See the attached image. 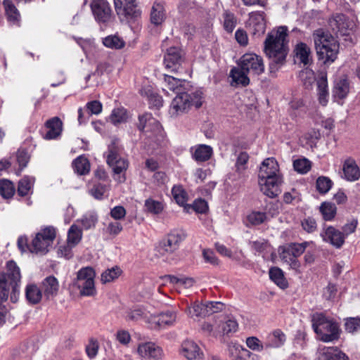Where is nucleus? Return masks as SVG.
<instances>
[{
  "instance_id": "603ef678",
  "label": "nucleus",
  "mask_w": 360,
  "mask_h": 360,
  "mask_svg": "<svg viewBox=\"0 0 360 360\" xmlns=\"http://www.w3.org/2000/svg\"><path fill=\"white\" fill-rule=\"evenodd\" d=\"M186 311L191 318L207 316L205 304L198 302H195L191 307H188Z\"/></svg>"
},
{
  "instance_id": "f257e3e1",
  "label": "nucleus",
  "mask_w": 360,
  "mask_h": 360,
  "mask_svg": "<svg viewBox=\"0 0 360 360\" xmlns=\"http://www.w3.org/2000/svg\"><path fill=\"white\" fill-rule=\"evenodd\" d=\"M287 31L285 26L279 27L269 32L264 42V51L269 60L271 74H275L285 63L289 51Z\"/></svg>"
},
{
  "instance_id": "4468645a",
  "label": "nucleus",
  "mask_w": 360,
  "mask_h": 360,
  "mask_svg": "<svg viewBox=\"0 0 360 360\" xmlns=\"http://www.w3.org/2000/svg\"><path fill=\"white\" fill-rule=\"evenodd\" d=\"M90 6L97 22L107 23L110 21L112 11L107 0H92Z\"/></svg>"
},
{
  "instance_id": "20e7f679",
  "label": "nucleus",
  "mask_w": 360,
  "mask_h": 360,
  "mask_svg": "<svg viewBox=\"0 0 360 360\" xmlns=\"http://www.w3.org/2000/svg\"><path fill=\"white\" fill-rule=\"evenodd\" d=\"M20 268L14 261H8L6 264V271L0 274V300H7L11 288L12 289L11 300L13 302H15L16 295L20 292Z\"/></svg>"
},
{
  "instance_id": "412c9836",
  "label": "nucleus",
  "mask_w": 360,
  "mask_h": 360,
  "mask_svg": "<svg viewBox=\"0 0 360 360\" xmlns=\"http://www.w3.org/2000/svg\"><path fill=\"white\" fill-rule=\"evenodd\" d=\"M321 236L324 241L330 243L337 248L342 247L345 243L344 234L331 226L327 227Z\"/></svg>"
},
{
  "instance_id": "58836bf2",
  "label": "nucleus",
  "mask_w": 360,
  "mask_h": 360,
  "mask_svg": "<svg viewBox=\"0 0 360 360\" xmlns=\"http://www.w3.org/2000/svg\"><path fill=\"white\" fill-rule=\"evenodd\" d=\"M98 221V216L94 212L86 213L77 221L80 223L85 230L94 228Z\"/></svg>"
},
{
  "instance_id": "cd10ccee",
  "label": "nucleus",
  "mask_w": 360,
  "mask_h": 360,
  "mask_svg": "<svg viewBox=\"0 0 360 360\" xmlns=\"http://www.w3.org/2000/svg\"><path fill=\"white\" fill-rule=\"evenodd\" d=\"M35 182V178L25 176L18 182V193L20 196H26L32 193V189Z\"/></svg>"
},
{
  "instance_id": "1a4fd4ad",
  "label": "nucleus",
  "mask_w": 360,
  "mask_h": 360,
  "mask_svg": "<svg viewBox=\"0 0 360 360\" xmlns=\"http://www.w3.org/2000/svg\"><path fill=\"white\" fill-rule=\"evenodd\" d=\"M96 273L91 266L82 268L78 271L77 278L74 280L72 285L79 290L82 296H93L96 294L94 278Z\"/></svg>"
},
{
  "instance_id": "2eb2a0df",
  "label": "nucleus",
  "mask_w": 360,
  "mask_h": 360,
  "mask_svg": "<svg viewBox=\"0 0 360 360\" xmlns=\"http://www.w3.org/2000/svg\"><path fill=\"white\" fill-rule=\"evenodd\" d=\"M248 20L246 22V27L253 36H261L266 30V21L264 13L255 11L249 13Z\"/></svg>"
},
{
  "instance_id": "37998d69",
  "label": "nucleus",
  "mask_w": 360,
  "mask_h": 360,
  "mask_svg": "<svg viewBox=\"0 0 360 360\" xmlns=\"http://www.w3.org/2000/svg\"><path fill=\"white\" fill-rule=\"evenodd\" d=\"M122 270L117 266L108 269L102 273L101 281L103 283L113 281L120 276Z\"/></svg>"
},
{
  "instance_id": "b1692460",
  "label": "nucleus",
  "mask_w": 360,
  "mask_h": 360,
  "mask_svg": "<svg viewBox=\"0 0 360 360\" xmlns=\"http://www.w3.org/2000/svg\"><path fill=\"white\" fill-rule=\"evenodd\" d=\"M248 74L249 73L246 70H243L238 65L237 67H233L231 70L229 74L232 79L231 85H240L242 86H248L250 84V78L248 76Z\"/></svg>"
},
{
  "instance_id": "052dcab7",
  "label": "nucleus",
  "mask_w": 360,
  "mask_h": 360,
  "mask_svg": "<svg viewBox=\"0 0 360 360\" xmlns=\"http://www.w3.org/2000/svg\"><path fill=\"white\" fill-rule=\"evenodd\" d=\"M123 229L122 224L118 221H111L108 224L104 229L105 233L112 236L116 237Z\"/></svg>"
},
{
  "instance_id": "680f3d73",
  "label": "nucleus",
  "mask_w": 360,
  "mask_h": 360,
  "mask_svg": "<svg viewBox=\"0 0 360 360\" xmlns=\"http://www.w3.org/2000/svg\"><path fill=\"white\" fill-rule=\"evenodd\" d=\"M308 244L309 243L307 242H304L302 243H290L286 246L289 248V250L290 253L292 254L293 257H297L304 252Z\"/></svg>"
},
{
  "instance_id": "473e14b6",
  "label": "nucleus",
  "mask_w": 360,
  "mask_h": 360,
  "mask_svg": "<svg viewBox=\"0 0 360 360\" xmlns=\"http://www.w3.org/2000/svg\"><path fill=\"white\" fill-rule=\"evenodd\" d=\"M25 297L31 304H37L42 297L41 290L34 284H30L25 288Z\"/></svg>"
},
{
  "instance_id": "4be33fe9",
  "label": "nucleus",
  "mask_w": 360,
  "mask_h": 360,
  "mask_svg": "<svg viewBox=\"0 0 360 360\" xmlns=\"http://www.w3.org/2000/svg\"><path fill=\"white\" fill-rule=\"evenodd\" d=\"M317 360H348V357L338 347H324L319 350Z\"/></svg>"
},
{
  "instance_id": "a19ab883",
  "label": "nucleus",
  "mask_w": 360,
  "mask_h": 360,
  "mask_svg": "<svg viewBox=\"0 0 360 360\" xmlns=\"http://www.w3.org/2000/svg\"><path fill=\"white\" fill-rule=\"evenodd\" d=\"M181 80L178 79L172 76L165 75L164 78V87L162 91L168 94L167 90L176 91L179 90L181 86Z\"/></svg>"
},
{
  "instance_id": "338daca9",
  "label": "nucleus",
  "mask_w": 360,
  "mask_h": 360,
  "mask_svg": "<svg viewBox=\"0 0 360 360\" xmlns=\"http://www.w3.org/2000/svg\"><path fill=\"white\" fill-rule=\"evenodd\" d=\"M238 323L234 319H228L226 322H224L222 325V330L224 334H229L231 333H235L238 330Z\"/></svg>"
},
{
  "instance_id": "8fccbe9b",
  "label": "nucleus",
  "mask_w": 360,
  "mask_h": 360,
  "mask_svg": "<svg viewBox=\"0 0 360 360\" xmlns=\"http://www.w3.org/2000/svg\"><path fill=\"white\" fill-rule=\"evenodd\" d=\"M172 193L176 202L181 206H185L187 202V194L181 186H174Z\"/></svg>"
},
{
  "instance_id": "7c9ffc66",
  "label": "nucleus",
  "mask_w": 360,
  "mask_h": 360,
  "mask_svg": "<svg viewBox=\"0 0 360 360\" xmlns=\"http://www.w3.org/2000/svg\"><path fill=\"white\" fill-rule=\"evenodd\" d=\"M165 11L160 3H154L150 13V21L153 24L160 25L165 20Z\"/></svg>"
},
{
  "instance_id": "f3484780",
  "label": "nucleus",
  "mask_w": 360,
  "mask_h": 360,
  "mask_svg": "<svg viewBox=\"0 0 360 360\" xmlns=\"http://www.w3.org/2000/svg\"><path fill=\"white\" fill-rule=\"evenodd\" d=\"M136 0H114L115 9L117 15H123L127 18H136L140 11L136 8Z\"/></svg>"
},
{
  "instance_id": "ea45409f",
  "label": "nucleus",
  "mask_w": 360,
  "mask_h": 360,
  "mask_svg": "<svg viewBox=\"0 0 360 360\" xmlns=\"http://www.w3.org/2000/svg\"><path fill=\"white\" fill-rule=\"evenodd\" d=\"M147 318V312L141 308L130 309L127 311L125 319L127 321H138Z\"/></svg>"
},
{
  "instance_id": "3c124183",
  "label": "nucleus",
  "mask_w": 360,
  "mask_h": 360,
  "mask_svg": "<svg viewBox=\"0 0 360 360\" xmlns=\"http://www.w3.org/2000/svg\"><path fill=\"white\" fill-rule=\"evenodd\" d=\"M333 186V181L326 176H319L316 182L317 191L321 194H326Z\"/></svg>"
},
{
  "instance_id": "4d7b16f0",
  "label": "nucleus",
  "mask_w": 360,
  "mask_h": 360,
  "mask_svg": "<svg viewBox=\"0 0 360 360\" xmlns=\"http://www.w3.org/2000/svg\"><path fill=\"white\" fill-rule=\"evenodd\" d=\"M295 171L301 174H306L311 168V162L306 158L295 160L293 162Z\"/></svg>"
},
{
  "instance_id": "864d4df0",
  "label": "nucleus",
  "mask_w": 360,
  "mask_h": 360,
  "mask_svg": "<svg viewBox=\"0 0 360 360\" xmlns=\"http://www.w3.org/2000/svg\"><path fill=\"white\" fill-rule=\"evenodd\" d=\"M179 248L173 243L172 239L167 235L160 243V249L162 254L172 253L176 251Z\"/></svg>"
},
{
  "instance_id": "bf43d9fd",
  "label": "nucleus",
  "mask_w": 360,
  "mask_h": 360,
  "mask_svg": "<svg viewBox=\"0 0 360 360\" xmlns=\"http://www.w3.org/2000/svg\"><path fill=\"white\" fill-rule=\"evenodd\" d=\"M345 329L347 332L354 333L360 330L359 318H348L345 320Z\"/></svg>"
},
{
  "instance_id": "a211bd4d",
  "label": "nucleus",
  "mask_w": 360,
  "mask_h": 360,
  "mask_svg": "<svg viewBox=\"0 0 360 360\" xmlns=\"http://www.w3.org/2000/svg\"><path fill=\"white\" fill-rule=\"evenodd\" d=\"M181 353L188 360H202L204 354L199 346L192 340H185L181 345Z\"/></svg>"
},
{
  "instance_id": "79ce46f5",
  "label": "nucleus",
  "mask_w": 360,
  "mask_h": 360,
  "mask_svg": "<svg viewBox=\"0 0 360 360\" xmlns=\"http://www.w3.org/2000/svg\"><path fill=\"white\" fill-rule=\"evenodd\" d=\"M144 207L147 212L153 214H160L164 208L160 201L155 200L153 198L146 199L145 200Z\"/></svg>"
},
{
  "instance_id": "0eeeda50",
  "label": "nucleus",
  "mask_w": 360,
  "mask_h": 360,
  "mask_svg": "<svg viewBox=\"0 0 360 360\" xmlns=\"http://www.w3.org/2000/svg\"><path fill=\"white\" fill-rule=\"evenodd\" d=\"M123 148L115 141H112L109 146L104 156L106 162L113 172V178L118 183L126 181V171L129 167L128 160L122 156Z\"/></svg>"
},
{
  "instance_id": "a18cd8bd",
  "label": "nucleus",
  "mask_w": 360,
  "mask_h": 360,
  "mask_svg": "<svg viewBox=\"0 0 360 360\" xmlns=\"http://www.w3.org/2000/svg\"><path fill=\"white\" fill-rule=\"evenodd\" d=\"M224 30L231 33L233 31L237 24V19L235 15L226 11L223 14Z\"/></svg>"
},
{
  "instance_id": "bb28decb",
  "label": "nucleus",
  "mask_w": 360,
  "mask_h": 360,
  "mask_svg": "<svg viewBox=\"0 0 360 360\" xmlns=\"http://www.w3.org/2000/svg\"><path fill=\"white\" fill-rule=\"evenodd\" d=\"M212 152L210 146L205 144L198 145L193 153V158L198 162H205L211 158Z\"/></svg>"
},
{
  "instance_id": "774afa93",
  "label": "nucleus",
  "mask_w": 360,
  "mask_h": 360,
  "mask_svg": "<svg viewBox=\"0 0 360 360\" xmlns=\"http://www.w3.org/2000/svg\"><path fill=\"white\" fill-rule=\"evenodd\" d=\"M89 115H98L102 111V104L98 101H92L86 103Z\"/></svg>"
},
{
  "instance_id": "9b49d317",
  "label": "nucleus",
  "mask_w": 360,
  "mask_h": 360,
  "mask_svg": "<svg viewBox=\"0 0 360 360\" xmlns=\"http://www.w3.org/2000/svg\"><path fill=\"white\" fill-rule=\"evenodd\" d=\"M243 70L248 73L259 75L264 71V64L261 56L253 53H247L243 55L237 63Z\"/></svg>"
},
{
  "instance_id": "f8f14e48",
  "label": "nucleus",
  "mask_w": 360,
  "mask_h": 360,
  "mask_svg": "<svg viewBox=\"0 0 360 360\" xmlns=\"http://www.w3.org/2000/svg\"><path fill=\"white\" fill-rule=\"evenodd\" d=\"M185 53L179 47L172 46L167 49L164 56V64L171 72H178L182 69Z\"/></svg>"
},
{
  "instance_id": "09e8293b",
  "label": "nucleus",
  "mask_w": 360,
  "mask_h": 360,
  "mask_svg": "<svg viewBox=\"0 0 360 360\" xmlns=\"http://www.w3.org/2000/svg\"><path fill=\"white\" fill-rule=\"evenodd\" d=\"M127 119V110L123 108L114 109L110 116V122L115 125L125 122Z\"/></svg>"
},
{
  "instance_id": "5701e85b",
  "label": "nucleus",
  "mask_w": 360,
  "mask_h": 360,
  "mask_svg": "<svg viewBox=\"0 0 360 360\" xmlns=\"http://www.w3.org/2000/svg\"><path fill=\"white\" fill-rule=\"evenodd\" d=\"M176 318L174 311H167L152 316V323L155 325V328H163L172 326L176 321Z\"/></svg>"
},
{
  "instance_id": "a878e982",
  "label": "nucleus",
  "mask_w": 360,
  "mask_h": 360,
  "mask_svg": "<svg viewBox=\"0 0 360 360\" xmlns=\"http://www.w3.org/2000/svg\"><path fill=\"white\" fill-rule=\"evenodd\" d=\"M285 339V335L281 330H275L268 335L265 342V349L279 347L284 344Z\"/></svg>"
},
{
  "instance_id": "6e6d98bb",
  "label": "nucleus",
  "mask_w": 360,
  "mask_h": 360,
  "mask_svg": "<svg viewBox=\"0 0 360 360\" xmlns=\"http://www.w3.org/2000/svg\"><path fill=\"white\" fill-rule=\"evenodd\" d=\"M266 212H252L248 216V221L253 225H259L268 220Z\"/></svg>"
},
{
  "instance_id": "c9c22d12",
  "label": "nucleus",
  "mask_w": 360,
  "mask_h": 360,
  "mask_svg": "<svg viewBox=\"0 0 360 360\" xmlns=\"http://www.w3.org/2000/svg\"><path fill=\"white\" fill-rule=\"evenodd\" d=\"M349 91V83L347 79H341L335 84L333 94L335 97L345 98Z\"/></svg>"
},
{
  "instance_id": "c85d7f7f",
  "label": "nucleus",
  "mask_w": 360,
  "mask_h": 360,
  "mask_svg": "<svg viewBox=\"0 0 360 360\" xmlns=\"http://www.w3.org/2000/svg\"><path fill=\"white\" fill-rule=\"evenodd\" d=\"M295 55L297 58L304 65H308L310 62V48L303 42H300L296 45Z\"/></svg>"
},
{
  "instance_id": "f03ea898",
  "label": "nucleus",
  "mask_w": 360,
  "mask_h": 360,
  "mask_svg": "<svg viewBox=\"0 0 360 360\" xmlns=\"http://www.w3.org/2000/svg\"><path fill=\"white\" fill-rule=\"evenodd\" d=\"M258 176L260 190L265 195L274 198L280 194L283 177L274 158H266L262 162Z\"/></svg>"
},
{
  "instance_id": "6e6552de",
  "label": "nucleus",
  "mask_w": 360,
  "mask_h": 360,
  "mask_svg": "<svg viewBox=\"0 0 360 360\" xmlns=\"http://www.w3.org/2000/svg\"><path fill=\"white\" fill-rule=\"evenodd\" d=\"M202 92L196 91L188 94L187 92L177 93L176 97L172 100L170 106V114L172 116H176L180 112H184L189 109L191 106L196 108L201 107Z\"/></svg>"
},
{
  "instance_id": "dca6fc26",
  "label": "nucleus",
  "mask_w": 360,
  "mask_h": 360,
  "mask_svg": "<svg viewBox=\"0 0 360 360\" xmlns=\"http://www.w3.org/2000/svg\"><path fill=\"white\" fill-rule=\"evenodd\" d=\"M137 352L142 358L146 359L160 360L164 356L162 347L152 342L140 344Z\"/></svg>"
},
{
  "instance_id": "e2e57ef3",
  "label": "nucleus",
  "mask_w": 360,
  "mask_h": 360,
  "mask_svg": "<svg viewBox=\"0 0 360 360\" xmlns=\"http://www.w3.org/2000/svg\"><path fill=\"white\" fill-rule=\"evenodd\" d=\"M247 346L252 350L261 352L265 349V343L263 345L257 337H249L246 339Z\"/></svg>"
},
{
  "instance_id": "4c0bfd02",
  "label": "nucleus",
  "mask_w": 360,
  "mask_h": 360,
  "mask_svg": "<svg viewBox=\"0 0 360 360\" xmlns=\"http://www.w3.org/2000/svg\"><path fill=\"white\" fill-rule=\"evenodd\" d=\"M318 91L319 103L323 106H326L328 103V82L326 78L322 77L318 81Z\"/></svg>"
},
{
  "instance_id": "aec40b11",
  "label": "nucleus",
  "mask_w": 360,
  "mask_h": 360,
  "mask_svg": "<svg viewBox=\"0 0 360 360\" xmlns=\"http://www.w3.org/2000/svg\"><path fill=\"white\" fill-rule=\"evenodd\" d=\"M342 171L345 179L348 181H356L360 178L359 167L352 158H348L344 161Z\"/></svg>"
},
{
  "instance_id": "c756f323",
  "label": "nucleus",
  "mask_w": 360,
  "mask_h": 360,
  "mask_svg": "<svg viewBox=\"0 0 360 360\" xmlns=\"http://www.w3.org/2000/svg\"><path fill=\"white\" fill-rule=\"evenodd\" d=\"M269 274L271 280L278 286L283 289L288 288V281L284 277L283 271L280 268L276 266L271 267L269 269Z\"/></svg>"
},
{
  "instance_id": "39448f33",
  "label": "nucleus",
  "mask_w": 360,
  "mask_h": 360,
  "mask_svg": "<svg viewBox=\"0 0 360 360\" xmlns=\"http://www.w3.org/2000/svg\"><path fill=\"white\" fill-rule=\"evenodd\" d=\"M138 127L144 133L145 143L149 148L155 150L163 144L165 136L164 130L150 113H145L139 117Z\"/></svg>"
},
{
  "instance_id": "c03bdc74",
  "label": "nucleus",
  "mask_w": 360,
  "mask_h": 360,
  "mask_svg": "<svg viewBox=\"0 0 360 360\" xmlns=\"http://www.w3.org/2000/svg\"><path fill=\"white\" fill-rule=\"evenodd\" d=\"M105 46L110 49H119L124 46V41L120 37L116 35L108 36L103 39Z\"/></svg>"
},
{
  "instance_id": "f704fd0d",
  "label": "nucleus",
  "mask_w": 360,
  "mask_h": 360,
  "mask_svg": "<svg viewBox=\"0 0 360 360\" xmlns=\"http://www.w3.org/2000/svg\"><path fill=\"white\" fill-rule=\"evenodd\" d=\"M319 211L325 221H331L335 217L337 208L332 202H323L319 207Z\"/></svg>"
},
{
  "instance_id": "393cba45",
  "label": "nucleus",
  "mask_w": 360,
  "mask_h": 360,
  "mask_svg": "<svg viewBox=\"0 0 360 360\" xmlns=\"http://www.w3.org/2000/svg\"><path fill=\"white\" fill-rule=\"evenodd\" d=\"M42 290L47 299L56 296L59 290V283L57 278L53 276L46 277L41 283Z\"/></svg>"
},
{
  "instance_id": "69168bd1",
  "label": "nucleus",
  "mask_w": 360,
  "mask_h": 360,
  "mask_svg": "<svg viewBox=\"0 0 360 360\" xmlns=\"http://www.w3.org/2000/svg\"><path fill=\"white\" fill-rule=\"evenodd\" d=\"M75 246L72 245V244H69L67 242V244L59 246L58 249V255L59 257H63L66 259H70L72 257V248Z\"/></svg>"
},
{
  "instance_id": "0e129e2a",
  "label": "nucleus",
  "mask_w": 360,
  "mask_h": 360,
  "mask_svg": "<svg viewBox=\"0 0 360 360\" xmlns=\"http://www.w3.org/2000/svg\"><path fill=\"white\" fill-rule=\"evenodd\" d=\"M249 155L246 152H241L236 162V170L238 172L243 171L245 169L246 164L248 162Z\"/></svg>"
},
{
  "instance_id": "5fc2aeb1",
  "label": "nucleus",
  "mask_w": 360,
  "mask_h": 360,
  "mask_svg": "<svg viewBox=\"0 0 360 360\" xmlns=\"http://www.w3.org/2000/svg\"><path fill=\"white\" fill-rule=\"evenodd\" d=\"M167 236L172 239L174 243L179 248L180 243L186 238V233L181 229H175L172 230Z\"/></svg>"
},
{
  "instance_id": "9d476101",
  "label": "nucleus",
  "mask_w": 360,
  "mask_h": 360,
  "mask_svg": "<svg viewBox=\"0 0 360 360\" xmlns=\"http://www.w3.org/2000/svg\"><path fill=\"white\" fill-rule=\"evenodd\" d=\"M55 238L56 229L53 227L49 226L41 229L32 240L29 249L32 252L46 254Z\"/></svg>"
},
{
  "instance_id": "de8ad7c7",
  "label": "nucleus",
  "mask_w": 360,
  "mask_h": 360,
  "mask_svg": "<svg viewBox=\"0 0 360 360\" xmlns=\"http://www.w3.org/2000/svg\"><path fill=\"white\" fill-rule=\"evenodd\" d=\"M108 187L101 183L94 184L89 189V193L96 200L103 199L105 194L108 192Z\"/></svg>"
},
{
  "instance_id": "6ab92c4d",
  "label": "nucleus",
  "mask_w": 360,
  "mask_h": 360,
  "mask_svg": "<svg viewBox=\"0 0 360 360\" xmlns=\"http://www.w3.org/2000/svg\"><path fill=\"white\" fill-rule=\"evenodd\" d=\"M45 127L47 131L44 135V139L46 140L56 139L62 133L63 122L59 117H54L46 122Z\"/></svg>"
},
{
  "instance_id": "e433bc0d",
  "label": "nucleus",
  "mask_w": 360,
  "mask_h": 360,
  "mask_svg": "<svg viewBox=\"0 0 360 360\" xmlns=\"http://www.w3.org/2000/svg\"><path fill=\"white\" fill-rule=\"evenodd\" d=\"M82 238V231L76 224H72L68 232L67 242L76 246Z\"/></svg>"
},
{
  "instance_id": "ddd939ff",
  "label": "nucleus",
  "mask_w": 360,
  "mask_h": 360,
  "mask_svg": "<svg viewBox=\"0 0 360 360\" xmlns=\"http://www.w3.org/2000/svg\"><path fill=\"white\" fill-rule=\"evenodd\" d=\"M329 25L334 32L342 36H347L354 27V22L342 14L336 13L329 20Z\"/></svg>"
},
{
  "instance_id": "2f4dec72",
  "label": "nucleus",
  "mask_w": 360,
  "mask_h": 360,
  "mask_svg": "<svg viewBox=\"0 0 360 360\" xmlns=\"http://www.w3.org/2000/svg\"><path fill=\"white\" fill-rule=\"evenodd\" d=\"M74 171L79 175H86L90 171V163L83 155L77 158L72 162Z\"/></svg>"
},
{
  "instance_id": "49530a36",
  "label": "nucleus",
  "mask_w": 360,
  "mask_h": 360,
  "mask_svg": "<svg viewBox=\"0 0 360 360\" xmlns=\"http://www.w3.org/2000/svg\"><path fill=\"white\" fill-rule=\"evenodd\" d=\"M15 193V188L11 181L4 179L0 181V194L4 198H11Z\"/></svg>"
},
{
  "instance_id": "423d86ee",
  "label": "nucleus",
  "mask_w": 360,
  "mask_h": 360,
  "mask_svg": "<svg viewBox=\"0 0 360 360\" xmlns=\"http://www.w3.org/2000/svg\"><path fill=\"white\" fill-rule=\"evenodd\" d=\"M312 328L320 340L330 342L340 338L339 325L333 319L326 316L322 313H315L311 318Z\"/></svg>"
},
{
  "instance_id": "72a5a7b5",
  "label": "nucleus",
  "mask_w": 360,
  "mask_h": 360,
  "mask_svg": "<svg viewBox=\"0 0 360 360\" xmlns=\"http://www.w3.org/2000/svg\"><path fill=\"white\" fill-rule=\"evenodd\" d=\"M3 5L8 18V20L13 23H18L20 20V13L12 1L4 0Z\"/></svg>"
},
{
  "instance_id": "7ed1b4c3",
  "label": "nucleus",
  "mask_w": 360,
  "mask_h": 360,
  "mask_svg": "<svg viewBox=\"0 0 360 360\" xmlns=\"http://www.w3.org/2000/svg\"><path fill=\"white\" fill-rule=\"evenodd\" d=\"M312 38L319 60L324 64L333 63L337 58L340 47L335 38L323 29L314 30Z\"/></svg>"
},
{
  "instance_id": "13d9d810",
  "label": "nucleus",
  "mask_w": 360,
  "mask_h": 360,
  "mask_svg": "<svg viewBox=\"0 0 360 360\" xmlns=\"http://www.w3.org/2000/svg\"><path fill=\"white\" fill-rule=\"evenodd\" d=\"M17 162L19 165V171L18 174L22 172V170L27 167V165L30 160V155L25 150H18L16 153Z\"/></svg>"
}]
</instances>
